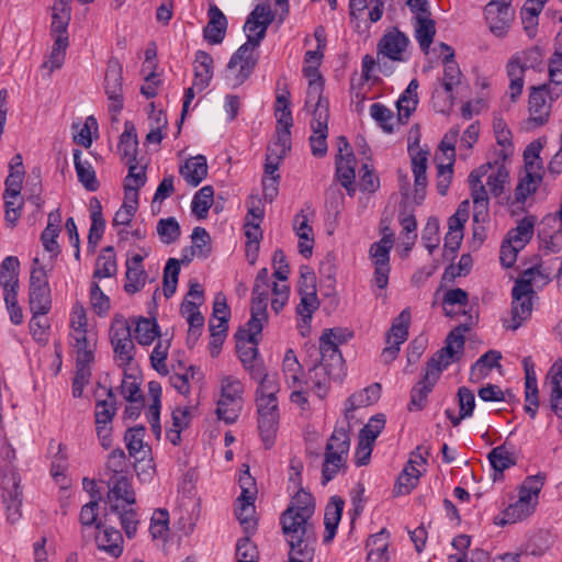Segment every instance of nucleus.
Listing matches in <instances>:
<instances>
[{"label": "nucleus", "instance_id": "603ef678", "mask_svg": "<svg viewBox=\"0 0 562 562\" xmlns=\"http://www.w3.org/2000/svg\"><path fill=\"white\" fill-rule=\"evenodd\" d=\"M387 548L389 542L383 532L370 536L367 541V562H387Z\"/></svg>", "mask_w": 562, "mask_h": 562}, {"label": "nucleus", "instance_id": "cd10ccee", "mask_svg": "<svg viewBox=\"0 0 562 562\" xmlns=\"http://www.w3.org/2000/svg\"><path fill=\"white\" fill-rule=\"evenodd\" d=\"M61 214L59 209L48 214L47 226L41 235L42 244L47 252L50 254L49 260H53L59 254V245L56 240L60 232Z\"/></svg>", "mask_w": 562, "mask_h": 562}, {"label": "nucleus", "instance_id": "473e14b6", "mask_svg": "<svg viewBox=\"0 0 562 562\" xmlns=\"http://www.w3.org/2000/svg\"><path fill=\"white\" fill-rule=\"evenodd\" d=\"M95 543L99 550L104 551L114 558L120 557L123 551L122 535L119 530L112 527H106L102 530L99 529L95 535Z\"/></svg>", "mask_w": 562, "mask_h": 562}, {"label": "nucleus", "instance_id": "79ce46f5", "mask_svg": "<svg viewBox=\"0 0 562 562\" xmlns=\"http://www.w3.org/2000/svg\"><path fill=\"white\" fill-rule=\"evenodd\" d=\"M138 140L135 132V127L130 122L125 123V130L120 137L119 153L126 162H133L136 160Z\"/></svg>", "mask_w": 562, "mask_h": 562}, {"label": "nucleus", "instance_id": "a19ab883", "mask_svg": "<svg viewBox=\"0 0 562 562\" xmlns=\"http://www.w3.org/2000/svg\"><path fill=\"white\" fill-rule=\"evenodd\" d=\"M282 371L289 387L296 389L303 385L302 366L292 349L286 350L284 355Z\"/></svg>", "mask_w": 562, "mask_h": 562}, {"label": "nucleus", "instance_id": "72a5a7b5", "mask_svg": "<svg viewBox=\"0 0 562 562\" xmlns=\"http://www.w3.org/2000/svg\"><path fill=\"white\" fill-rule=\"evenodd\" d=\"M418 81L413 79L396 102L397 123L405 124L418 104Z\"/></svg>", "mask_w": 562, "mask_h": 562}, {"label": "nucleus", "instance_id": "c9c22d12", "mask_svg": "<svg viewBox=\"0 0 562 562\" xmlns=\"http://www.w3.org/2000/svg\"><path fill=\"white\" fill-rule=\"evenodd\" d=\"M526 70L518 57L512 56L507 61L506 72L509 78V97L513 102H516L522 93Z\"/></svg>", "mask_w": 562, "mask_h": 562}, {"label": "nucleus", "instance_id": "20e7f679", "mask_svg": "<svg viewBox=\"0 0 562 562\" xmlns=\"http://www.w3.org/2000/svg\"><path fill=\"white\" fill-rule=\"evenodd\" d=\"M244 384L235 375H221L220 397L216 414L218 419L226 424H234L243 409Z\"/></svg>", "mask_w": 562, "mask_h": 562}, {"label": "nucleus", "instance_id": "9b49d317", "mask_svg": "<svg viewBox=\"0 0 562 562\" xmlns=\"http://www.w3.org/2000/svg\"><path fill=\"white\" fill-rule=\"evenodd\" d=\"M411 319L412 316L408 308L403 310L400 315L394 318L385 336L386 346L381 352V359L384 363H390L397 357L401 345L408 338Z\"/></svg>", "mask_w": 562, "mask_h": 562}, {"label": "nucleus", "instance_id": "f3484780", "mask_svg": "<svg viewBox=\"0 0 562 562\" xmlns=\"http://www.w3.org/2000/svg\"><path fill=\"white\" fill-rule=\"evenodd\" d=\"M411 161H412V171L414 175V201L419 204L424 201L426 196V188H427V161L429 151L424 150L419 147L418 143L411 145L408 147Z\"/></svg>", "mask_w": 562, "mask_h": 562}, {"label": "nucleus", "instance_id": "0eeeda50", "mask_svg": "<svg viewBox=\"0 0 562 562\" xmlns=\"http://www.w3.org/2000/svg\"><path fill=\"white\" fill-rule=\"evenodd\" d=\"M277 393L256 394L259 434L267 447L271 446L279 426V407Z\"/></svg>", "mask_w": 562, "mask_h": 562}, {"label": "nucleus", "instance_id": "13d9d810", "mask_svg": "<svg viewBox=\"0 0 562 562\" xmlns=\"http://www.w3.org/2000/svg\"><path fill=\"white\" fill-rule=\"evenodd\" d=\"M255 499H243L237 498L235 514L245 529V531H250L256 528L257 521L255 519Z\"/></svg>", "mask_w": 562, "mask_h": 562}, {"label": "nucleus", "instance_id": "5701e85b", "mask_svg": "<svg viewBox=\"0 0 562 562\" xmlns=\"http://www.w3.org/2000/svg\"><path fill=\"white\" fill-rule=\"evenodd\" d=\"M440 47L442 50L446 52V55L442 59L445 68H443V77L441 80V88L445 90V92L447 94L446 99L449 102V104L451 105L454 100V95H453L454 88L461 83L462 74H461V70H460L458 64L453 60V56H454L453 49L445 43H441Z\"/></svg>", "mask_w": 562, "mask_h": 562}, {"label": "nucleus", "instance_id": "ddd939ff", "mask_svg": "<svg viewBox=\"0 0 562 562\" xmlns=\"http://www.w3.org/2000/svg\"><path fill=\"white\" fill-rule=\"evenodd\" d=\"M555 100H551L547 85L532 87L528 100L529 117L527 120V126L535 128L544 125L549 121L552 103Z\"/></svg>", "mask_w": 562, "mask_h": 562}, {"label": "nucleus", "instance_id": "5fc2aeb1", "mask_svg": "<svg viewBox=\"0 0 562 562\" xmlns=\"http://www.w3.org/2000/svg\"><path fill=\"white\" fill-rule=\"evenodd\" d=\"M491 168V162L484 164L477 169L473 170L469 176V183L471 186V196L473 203L487 201V192L483 186L482 178L487 175Z\"/></svg>", "mask_w": 562, "mask_h": 562}, {"label": "nucleus", "instance_id": "7ed1b4c3", "mask_svg": "<svg viewBox=\"0 0 562 562\" xmlns=\"http://www.w3.org/2000/svg\"><path fill=\"white\" fill-rule=\"evenodd\" d=\"M269 292V271L267 268H262L258 271L252 288L251 317L247 322L246 328L241 331L246 335L248 344H258V336L263 325L268 322L267 303Z\"/></svg>", "mask_w": 562, "mask_h": 562}, {"label": "nucleus", "instance_id": "f257e3e1", "mask_svg": "<svg viewBox=\"0 0 562 562\" xmlns=\"http://www.w3.org/2000/svg\"><path fill=\"white\" fill-rule=\"evenodd\" d=\"M470 323L461 324L449 333L446 338V346L429 359L426 366V372L423 378L411 391L409 411H420L426 404L428 394L437 383L441 372L453 361L458 360L463 350V334L470 330L473 324V317L470 316Z\"/></svg>", "mask_w": 562, "mask_h": 562}, {"label": "nucleus", "instance_id": "6e6d98bb", "mask_svg": "<svg viewBox=\"0 0 562 562\" xmlns=\"http://www.w3.org/2000/svg\"><path fill=\"white\" fill-rule=\"evenodd\" d=\"M214 201V189L212 186L202 187L193 196L191 209L198 218H205Z\"/></svg>", "mask_w": 562, "mask_h": 562}, {"label": "nucleus", "instance_id": "0e129e2a", "mask_svg": "<svg viewBox=\"0 0 562 562\" xmlns=\"http://www.w3.org/2000/svg\"><path fill=\"white\" fill-rule=\"evenodd\" d=\"M68 47V36H56L48 59L44 63V67H48L49 71H54L63 66Z\"/></svg>", "mask_w": 562, "mask_h": 562}, {"label": "nucleus", "instance_id": "4468645a", "mask_svg": "<svg viewBox=\"0 0 562 562\" xmlns=\"http://www.w3.org/2000/svg\"><path fill=\"white\" fill-rule=\"evenodd\" d=\"M20 482V475L13 470H8L2 475V499L10 522H15L21 517L22 487Z\"/></svg>", "mask_w": 562, "mask_h": 562}, {"label": "nucleus", "instance_id": "f03ea898", "mask_svg": "<svg viewBox=\"0 0 562 562\" xmlns=\"http://www.w3.org/2000/svg\"><path fill=\"white\" fill-rule=\"evenodd\" d=\"M310 364L308 381L312 389L321 398L326 397L333 380H338L342 375L344 360L341 353H336L331 347L324 349L319 356H311L307 349Z\"/></svg>", "mask_w": 562, "mask_h": 562}, {"label": "nucleus", "instance_id": "6ab92c4d", "mask_svg": "<svg viewBox=\"0 0 562 562\" xmlns=\"http://www.w3.org/2000/svg\"><path fill=\"white\" fill-rule=\"evenodd\" d=\"M408 44V37L397 27H393L386 31L379 41L376 46L378 58L383 56L393 61H404Z\"/></svg>", "mask_w": 562, "mask_h": 562}, {"label": "nucleus", "instance_id": "58836bf2", "mask_svg": "<svg viewBox=\"0 0 562 562\" xmlns=\"http://www.w3.org/2000/svg\"><path fill=\"white\" fill-rule=\"evenodd\" d=\"M460 414L457 416L451 409H446V415L453 426H458L462 419L472 416L475 407L474 393L465 386L458 390Z\"/></svg>", "mask_w": 562, "mask_h": 562}, {"label": "nucleus", "instance_id": "69168bd1", "mask_svg": "<svg viewBox=\"0 0 562 562\" xmlns=\"http://www.w3.org/2000/svg\"><path fill=\"white\" fill-rule=\"evenodd\" d=\"M53 260L43 263L37 257L34 258L30 277V288H49L48 273L53 270Z\"/></svg>", "mask_w": 562, "mask_h": 562}, {"label": "nucleus", "instance_id": "e2e57ef3", "mask_svg": "<svg viewBox=\"0 0 562 562\" xmlns=\"http://www.w3.org/2000/svg\"><path fill=\"white\" fill-rule=\"evenodd\" d=\"M116 413L115 398L112 390H108V398L98 401L94 409L95 425L112 424Z\"/></svg>", "mask_w": 562, "mask_h": 562}, {"label": "nucleus", "instance_id": "a18cd8bd", "mask_svg": "<svg viewBox=\"0 0 562 562\" xmlns=\"http://www.w3.org/2000/svg\"><path fill=\"white\" fill-rule=\"evenodd\" d=\"M535 218L532 216L520 220L515 228H512L506 236V240L513 243L516 247L525 246L530 241L533 235Z\"/></svg>", "mask_w": 562, "mask_h": 562}, {"label": "nucleus", "instance_id": "423d86ee", "mask_svg": "<svg viewBox=\"0 0 562 562\" xmlns=\"http://www.w3.org/2000/svg\"><path fill=\"white\" fill-rule=\"evenodd\" d=\"M257 47L258 45L247 41L233 54L225 71V80L229 87L237 88L250 77L258 61L255 56Z\"/></svg>", "mask_w": 562, "mask_h": 562}, {"label": "nucleus", "instance_id": "a211bd4d", "mask_svg": "<svg viewBox=\"0 0 562 562\" xmlns=\"http://www.w3.org/2000/svg\"><path fill=\"white\" fill-rule=\"evenodd\" d=\"M315 282L316 278L312 271L307 270L301 272L299 281V293L301 300L296 307V312L304 321L311 319L313 313L319 306Z\"/></svg>", "mask_w": 562, "mask_h": 562}, {"label": "nucleus", "instance_id": "774afa93", "mask_svg": "<svg viewBox=\"0 0 562 562\" xmlns=\"http://www.w3.org/2000/svg\"><path fill=\"white\" fill-rule=\"evenodd\" d=\"M128 164V175L125 178L124 193L133 191L138 193V190L146 183V170L135 161Z\"/></svg>", "mask_w": 562, "mask_h": 562}, {"label": "nucleus", "instance_id": "3c124183", "mask_svg": "<svg viewBox=\"0 0 562 562\" xmlns=\"http://www.w3.org/2000/svg\"><path fill=\"white\" fill-rule=\"evenodd\" d=\"M487 186L493 195L498 196L503 193L505 184L509 179V171L504 164L495 161L491 164L487 175Z\"/></svg>", "mask_w": 562, "mask_h": 562}, {"label": "nucleus", "instance_id": "c756f323", "mask_svg": "<svg viewBox=\"0 0 562 562\" xmlns=\"http://www.w3.org/2000/svg\"><path fill=\"white\" fill-rule=\"evenodd\" d=\"M179 173L191 187L199 186L207 176V165L204 156H195L186 160Z\"/></svg>", "mask_w": 562, "mask_h": 562}, {"label": "nucleus", "instance_id": "9d476101", "mask_svg": "<svg viewBox=\"0 0 562 562\" xmlns=\"http://www.w3.org/2000/svg\"><path fill=\"white\" fill-rule=\"evenodd\" d=\"M394 245V235L384 234L383 237L371 245L369 256L374 266V283L379 289H385L390 274V251Z\"/></svg>", "mask_w": 562, "mask_h": 562}, {"label": "nucleus", "instance_id": "4d7b16f0", "mask_svg": "<svg viewBox=\"0 0 562 562\" xmlns=\"http://www.w3.org/2000/svg\"><path fill=\"white\" fill-rule=\"evenodd\" d=\"M29 302L32 313L47 314L50 310V288H30Z\"/></svg>", "mask_w": 562, "mask_h": 562}, {"label": "nucleus", "instance_id": "f704fd0d", "mask_svg": "<svg viewBox=\"0 0 562 562\" xmlns=\"http://www.w3.org/2000/svg\"><path fill=\"white\" fill-rule=\"evenodd\" d=\"M213 77V58L205 52L199 50L194 60V82L199 90L205 89Z\"/></svg>", "mask_w": 562, "mask_h": 562}, {"label": "nucleus", "instance_id": "a878e982", "mask_svg": "<svg viewBox=\"0 0 562 562\" xmlns=\"http://www.w3.org/2000/svg\"><path fill=\"white\" fill-rule=\"evenodd\" d=\"M207 15L209 22L203 30L204 38L210 44H220L223 42L226 34V16L215 4L210 5Z\"/></svg>", "mask_w": 562, "mask_h": 562}, {"label": "nucleus", "instance_id": "4be33fe9", "mask_svg": "<svg viewBox=\"0 0 562 562\" xmlns=\"http://www.w3.org/2000/svg\"><path fill=\"white\" fill-rule=\"evenodd\" d=\"M300 516V514H293L292 509H285L281 515L282 531L289 543L294 542L297 544V541L313 538L310 533L311 518H301Z\"/></svg>", "mask_w": 562, "mask_h": 562}, {"label": "nucleus", "instance_id": "4c0bfd02", "mask_svg": "<svg viewBox=\"0 0 562 562\" xmlns=\"http://www.w3.org/2000/svg\"><path fill=\"white\" fill-rule=\"evenodd\" d=\"M549 77V94L551 100H558L562 95V47L557 48L550 58Z\"/></svg>", "mask_w": 562, "mask_h": 562}, {"label": "nucleus", "instance_id": "ea45409f", "mask_svg": "<svg viewBox=\"0 0 562 562\" xmlns=\"http://www.w3.org/2000/svg\"><path fill=\"white\" fill-rule=\"evenodd\" d=\"M277 117V132L291 133L293 125L292 112L290 109V92L279 94L274 103Z\"/></svg>", "mask_w": 562, "mask_h": 562}, {"label": "nucleus", "instance_id": "bb28decb", "mask_svg": "<svg viewBox=\"0 0 562 562\" xmlns=\"http://www.w3.org/2000/svg\"><path fill=\"white\" fill-rule=\"evenodd\" d=\"M381 395V385L373 383L366 389L351 394L345 403V416L351 418L352 413L360 407L374 404Z\"/></svg>", "mask_w": 562, "mask_h": 562}, {"label": "nucleus", "instance_id": "bf43d9fd", "mask_svg": "<svg viewBox=\"0 0 562 562\" xmlns=\"http://www.w3.org/2000/svg\"><path fill=\"white\" fill-rule=\"evenodd\" d=\"M144 435H145V428L144 427H133L130 428L125 432V442L128 450V453L132 457L144 459L146 456V450L144 446Z\"/></svg>", "mask_w": 562, "mask_h": 562}, {"label": "nucleus", "instance_id": "7c9ffc66", "mask_svg": "<svg viewBox=\"0 0 562 562\" xmlns=\"http://www.w3.org/2000/svg\"><path fill=\"white\" fill-rule=\"evenodd\" d=\"M245 369L248 371L251 379L258 383L256 394L265 392L271 393V391L279 392L280 386L277 375L269 374L261 360L245 367Z\"/></svg>", "mask_w": 562, "mask_h": 562}, {"label": "nucleus", "instance_id": "dca6fc26", "mask_svg": "<svg viewBox=\"0 0 562 562\" xmlns=\"http://www.w3.org/2000/svg\"><path fill=\"white\" fill-rule=\"evenodd\" d=\"M122 65L116 58L109 60L104 76V90L110 101L109 109L117 113L123 108Z\"/></svg>", "mask_w": 562, "mask_h": 562}, {"label": "nucleus", "instance_id": "864d4df0", "mask_svg": "<svg viewBox=\"0 0 562 562\" xmlns=\"http://www.w3.org/2000/svg\"><path fill=\"white\" fill-rule=\"evenodd\" d=\"M543 486V477L540 475L528 476L519 488L518 501H522L526 505H531V509L538 503V496Z\"/></svg>", "mask_w": 562, "mask_h": 562}, {"label": "nucleus", "instance_id": "39448f33", "mask_svg": "<svg viewBox=\"0 0 562 562\" xmlns=\"http://www.w3.org/2000/svg\"><path fill=\"white\" fill-rule=\"evenodd\" d=\"M350 448V436L344 428H335L326 445L322 470L323 484L333 480L345 467Z\"/></svg>", "mask_w": 562, "mask_h": 562}, {"label": "nucleus", "instance_id": "1a4fd4ad", "mask_svg": "<svg viewBox=\"0 0 562 562\" xmlns=\"http://www.w3.org/2000/svg\"><path fill=\"white\" fill-rule=\"evenodd\" d=\"M110 340L115 353V360L122 367L127 366L133 359L134 342L131 327L122 316H116L111 323Z\"/></svg>", "mask_w": 562, "mask_h": 562}, {"label": "nucleus", "instance_id": "412c9836", "mask_svg": "<svg viewBox=\"0 0 562 562\" xmlns=\"http://www.w3.org/2000/svg\"><path fill=\"white\" fill-rule=\"evenodd\" d=\"M413 14L414 36L422 52L427 55L436 35V22L431 19L429 8Z\"/></svg>", "mask_w": 562, "mask_h": 562}, {"label": "nucleus", "instance_id": "09e8293b", "mask_svg": "<svg viewBox=\"0 0 562 562\" xmlns=\"http://www.w3.org/2000/svg\"><path fill=\"white\" fill-rule=\"evenodd\" d=\"M80 155L81 151L79 149L74 151V162L78 179L88 191H97L99 182L97 180L94 169L89 161H82L80 159Z\"/></svg>", "mask_w": 562, "mask_h": 562}, {"label": "nucleus", "instance_id": "338daca9", "mask_svg": "<svg viewBox=\"0 0 562 562\" xmlns=\"http://www.w3.org/2000/svg\"><path fill=\"white\" fill-rule=\"evenodd\" d=\"M291 147V133L276 132V138L268 146L266 157L281 161Z\"/></svg>", "mask_w": 562, "mask_h": 562}, {"label": "nucleus", "instance_id": "c85d7f7f", "mask_svg": "<svg viewBox=\"0 0 562 562\" xmlns=\"http://www.w3.org/2000/svg\"><path fill=\"white\" fill-rule=\"evenodd\" d=\"M336 177L341 186L348 191V193L353 195L356 192V158L352 153H347L346 155H337Z\"/></svg>", "mask_w": 562, "mask_h": 562}, {"label": "nucleus", "instance_id": "052dcab7", "mask_svg": "<svg viewBox=\"0 0 562 562\" xmlns=\"http://www.w3.org/2000/svg\"><path fill=\"white\" fill-rule=\"evenodd\" d=\"M541 182L540 172H528L521 178L515 190V201L517 203H524L526 199L536 192L539 183Z\"/></svg>", "mask_w": 562, "mask_h": 562}, {"label": "nucleus", "instance_id": "b1692460", "mask_svg": "<svg viewBox=\"0 0 562 562\" xmlns=\"http://www.w3.org/2000/svg\"><path fill=\"white\" fill-rule=\"evenodd\" d=\"M97 341V334L93 330L83 334L77 333V336L70 337V345L76 357V362L92 363Z\"/></svg>", "mask_w": 562, "mask_h": 562}, {"label": "nucleus", "instance_id": "8fccbe9b", "mask_svg": "<svg viewBox=\"0 0 562 562\" xmlns=\"http://www.w3.org/2000/svg\"><path fill=\"white\" fill-rule=\"evenodd\" d=\"M347 340V335L340 328H331L327 329L323 333L319 338L318 346L310 347L311 356H319V353H324V349L327 347H331L336 353H340L338 350V346L344 344Z\"/></svg>", "mask_w": 562, "mask_h": 562}, {"label": "nucleus", "instance_id": "680f3d73", "mask_svg": "<svg viewBox=\"0 0 562 562\" xmlns=\"http://www.w3.org/2000/svg\"><path fill=\"white\" fill-rule=\"evenodd\" d=\"M286 509H292L293 514H300L302 517L312 518L315 512L313 496L304 490H300L292 498Z\"/></svg>", "mask_w": 562, "mask_h": 562}, {"label": "nucleus", "instance_id": "c03bdc74", "mask_svg": "<svg viewBox=\"0 0 562 562\" xmlns=\"http://www.w3.org/2000/svg\"><path fill=\"white\" fill-rule=\"evenodd\" d=\"M117 272L116 256L112 247H105L98 256L95 261V269L93 272L94 279L112 278Z\"/></svg>", "mask_w": 562, "mask_h": 562}, {"label": "nucleus", "instance_id": "2f4dec72", "mask_svg": "<svg viewBox=\"0 0 562 562\" xmlns=\"http://www.w3.org/2000/svg\"><path fill=\"white\" fill-rule=\"evenodd\" d=\"M148 397L149 405L147 409V419L150 424V428L155 434L156 438H160L161 426H160V407H161V385L156 381L148 383Z\"/></svg>", "mask_w": 562, "mask_h": 562}, {"label": "nucleus", "instance_id": "393cba45", "mask_svg": "<svg viewBox=\"0 0 562 562\" xmlns=\"http://www.w3.org/2000/svg\"><path fill=\"white\" fill-rule=\"evenodd\" d=\"M513 16L510 8H498L495 3H487L485 7V19L490 31L498 37H503L507 33Z\"/></svg>", "mask_w": 562, "mask_h": 562}, {"label": "nucleus", "instance_id": "6e6552de", "mask_svg": "<svg viewBox=\"0 0 562 562\" xmlns=\"http://www.w3.org/2000/svg\"><path fill=\"white\" fill-rule=\"evenodd\" d=\"M532 271L522 272L520 279L515 282L512 291V325L508 328L516 330L524 322H526L532 313V296L535 291L531 289Z\"/></svg>", "mask_w": 562, "mask_h": 562}, {"label": "nucleus", "instance_id": "37998d69", "mask_svg": "<svg viewBox=\"0 0 562 562\" xmlns=\"http://www.w3.org/2000/svg\"><path fill=\"white\" fill-rule=\"evenodd\" d=\"M138 207V193L133 191L124 193V202L116 211L112 221L113 227L127 226L133 221Z\"/></svg>", "mask_w": 562, "mask_h": 562}, {"label": "nucleus", "instance_id": "e433bc0d", "mask_svg": "<svg viewBox=\"0 0 562 562\" xmlns=\"http://www.w3.org/2000/svg\"><path fill=\"white\" fill-rule=\"evenodd\" d=\"M345 502L339 496H333L325 508L324 525L326 529L325 541H330L341 518Z\"/></svg>", "mask_w": 562, "mask_h": 562}, {"label": "nucleus", "instance_id": "2eb2a0df", "mask_svg": "<svg viewBox=\"0 0 562 562\" xmlns=\"http://www.w3.org/2000/svg\"><path fill=\"white\" fill-rule=\"evenodd\" d=\"M278 10L272 11L267 3H259L248 15L245 23L247 41L258 45L266 36L268 26L278 18Z\"/></svg>", "mask_w": 562, "mask_h": 562}, {"label": "nucleus", "instance_id": "f8f14e48", "mask_svg": "<svg viewBox=\"0 0 562 562\" xmlns=\"http://www.w3.org/2000/svg\"><path fill=\"white\" fill-rule=\"evenodd\" d=\"M273 262V277L277 281L270 286L272 291L271 307L276 313H279L286 304L290 294V286L288 284V276L290 268L286 262V257L281 249H277L272 256Z\"/></svg>", "mask_w": 562, "mask_h": 562}, {"label": "nucleus", "instance_id": "aec40b11", "mask_svg": "<svg viewBox=\"0 0 562 562\" xmlns=\"http://www.w3.org/2000/svg\"><path fill=\"white\" fill-rule=\"evenodd\" d=\"M109 485L106 504L112 513H119L122 505H133L135 503V493L126 476L114 475Z\"/></svg>", "mask_w": 562, "mask_h": 562}, {"label": "nucleus", "instance_id": "49530a36", "mask_svg": "<svg viewBox=\"0 0 562 562\" xmlns=\"http://www.w3.org/2000/svg\"><path fill=\"white\" fill-rule=\"evenodd\" d=\"M424 472H426V468L407 464L396 481L395 493L397 495L411 493L417 486Z\"/></svg>", "mask_w": 562, "mask_h": 562}, {"label": "nucleus", "instance_id": "de8ad7c7", "mask_svg": "<svg viewBox=\"0 0 562 562\" xmlns=\"http://www.w3.org/2000/svg\"><path fill=\"white\" fill-rule=\"evenodd\" d=\"M501 353L495 350H490L479 358L472 366L470 372V380L472 382H480L484 379L493 368L498 367Z\"/></svg>", "mask_w": 562, "mask_h": 562}]
</instances>
